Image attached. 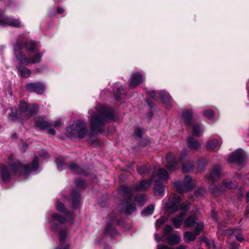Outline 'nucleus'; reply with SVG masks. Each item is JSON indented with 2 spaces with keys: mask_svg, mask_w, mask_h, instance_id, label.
Instances as JSON below:
<instances>
[{
  "mask_svg": "<svg viewBox=\"0 0 249 249\" xmlns=\"http://www.w3.org/2000/svg\"><path fill=\"white\" fill-rule=\"evenodd\" d=\"M13 158L14 156L13 155H11L9 157V161H13V162H9L8 163L10 172L9 171L6 166L4 165H0L1 177L4 180H8L12 174L19 176L27 175L36 171L38 168V160L37 157L34 158L31 164L26 166L23 165L18 160H13Z\"/></svg>",
  "mask_w": 249,
  "mask_h": 249,
  "instance_id": "obj_1",
  "label": "nucleus"
},
{
  "mask_svg": "<svg viewBox=\"0 0 249 249\" xmlns=\"http://www.w3.org/2000/svg\"><path fill=\"white\" fill-rule=\"evenodd\" d=\"M91 114L90 118V129L93 133L102 132V127L106 123L111 122L114 120L112 108L107 107L104 105L99 106L89 110Z\"/></svg>",
  "mask_w": 249,
  "mask_h": 249,
  "instance_id": "obj_2",
  "label": "nucleus"
},
{
  "mask_svg": "<svg viewBox=\"0 0 249 249\" xmlns=\"http://www.w3.org/2000/svg\"><path fill=\"white\" fill-rule=\"evenodd\" d=\"M180 198L178 196L174 195L172 198H169L168 202L165 204V207L169 213H173L178 209L185 211V212L180 213L178 215L173 217L172 221L173 225L176 228H178L181 225L185 212L189 209V203L188 202L183 203L179 207L178 205Z\"/></svg>",
  "mask_w": 249,
  "mask_h": 249,
  "instance_id": "obj_3",
  "label": "nucleus"
},
{
  "mask_svg": "<svg viewBox=\"0 0 249 249\" xmlns=\"http://www.w3.org/2000/svg\"><path fill=\"white\" fill-rule=\"evenodd\" d=\"M67 131L71 137L84 138L88 133L87 123L82 120H77L69 126Z\"/></svg>",
  "mask_w": 249,
  "mask_h": 249,
  "instance_id": "obj_4",
  "label": "nucleus"
},
{
  "mask_svg": "<svg viewBox=\"0 0 249 249\" xmlns=\"http://www.w3.org/2000/svg\"><path fill=\"white\" fill-rule=\"evenodd\" d=\"M20 42L18 41L17 46L15 47L14 54L16 59L19 62L20 64L28 65L29 64H34L40 62L41 58L43 55L42 53H36L33 57L28 59L21 52L18 50L20 48Z\"/></svg>",
  "mask_w": 249,
  "mask_h": 249,
  "instance_id": "obj_5",
  "label": "nucleus"
},
{
  "mask_svg": "<svg viewBox=\"0 0 249 249\" xmlns=\"http://www.w3.org/2000/svg\"><path fill=\"white\" fill-rule=\"evenodd\" d=\"M119 194L127 197L125 204L126 206L124 210L125 213L127 215L132 214L136 210L135 205L131 202V190L125 186H122L119 190Z\"/></svg>",
  "mask_w": 249,
  "mask_h": 249,
  "instance_id": "obj_6",
  "label": "nucleus"
},
{
  "mask_svg": "<svg viewBox=\"0 0 249 249\" xmlns=\"http://www.w3.org/2000/svg\"><path fill=\"white\" fill-rule=\"evenodd\" d=\"M193 111L188 110L184 112L181 117V121L185 126L192 125V132L195 136H199L202 134L203 131L200 128L199 125L192 123Z\"/></svg>",
  "mask_w": 249,
  "mask_h": 249,
  "instance_id": "obj_7",
  "label": "nucleus"
},
{
  "mask_svg": "<svg viewBox=\"0 0 249 249\" xmlns=\"http://www.w3.org/2000/svg\"><path fill=\"white\" fill-rule=\"evenodd\" d=\"M174 186L177 191L180 193L192 190L193 186V182L191 178L186 176L183 180V183L177 181L173 183Z\"/></svg>",
  "mask_w": 249,
  "mask_h": 249,
  "instance_id": "obj_8",
  "label": "nucleus"
},
{
  "mask_svg": "<svg viewBox=\"0 0 249 249\" xmlns=\"http://www.w3.org/2000/svg\"><path fill=\"white\" fill-rule=\"evenodd\" d=\"M0 26L20 28L22 27V24L19 19L9 18L3 14H0Z\"/></svg>",
  "mask_w": 249,
  "mask_h": 249,
  "instance_id": "obj_9",
  "label": "nucleus"
},
{
  "mask_svg": "<svg viewBox=\"0 0 249 249\" xmlns=\"http://www.w3.org/2000/svg\"><path fill=\"white\" fill-rule=\"evenodd\" d=\"M228 161L230 163H236L239 166H242L245 163V158L243 150L237 149L231 155H230Z\"/></svg>",
  "mask_w": 249,
  "mask_h": 249,
  "instance_id": "obj_10",
  "label": "nucleus"
},
{
  "mask_svg": "<svg viewBox=\"0 0 249 249\" xmlns=\"http://www.w3.org/2000/svg\"><path fill=\"white\" fill-rule=\"evenodd\" d=\"M26 88L29 91L41 94L45 90V86L41 83H30L26 84Z\"/></svg>",
  "mask_w": 249,
  "mask_h": 249,
  "instance_id": "obj_11",
  "label": "nucleus"
},
{
  "mask_svg": "<svg viewBox=\"0 0 249 249\" xmlns=\"http://www.w3.org/2000/svg\"><path fill=\"white\" fill-rule=\"evenodd\" d=\"M20 42V48H19L18 50L21 52V49L25 47L26 50L30 53L33 52L36 49L35 44L33 42H30L29 43H25L23 42L22 40H21L20 38H18L17 40V43L14 46V47L17 46L18 44V42Z\"/></svg>",
  "mask_w": 249,
  "mask_h": 249,
  "instance_id": "obj_12",
  "label": "nucleus"
},
{
  "mask_svg": "<svg viewBox=\"0 0 249 249\" xmlns=\"http://www.w3.org/2000/svg\"><path fill=\"white\" fill-rule=\"evenodd\" d=\"M144 80L143 77L139 72L134 74L131 78L129 87L133 88L142 83Z\"/></svg>",
  "mask_w": 249,
  "mask_h": 249,
  "instance_id": "obj_13",
  "label": "nucleus"
},
{
  "mask_svg": "<svg viewBox=\"0 0 249 249\" xmlns=\"http://www.w3.org/2000/svg\"><path fill=\"white\" fill-rule=\"evenodd\" d=\"M220 167L219 165L214 166L210 171L207 178L210 181L215 180L220 175Z\"/></svg>",
  "mask_w": 249,
  "mask_h": 249,
  "instance_id": "obj_14",
  "label": "nucleus"
},
{
  "mask_svg": "<svg viewBox=\"0 0 249 249\" xmlns=\"http://www.w3.org/2000/svg\"><path fill=\"white\" fill-rule=\"evenodd\" d=\"M152 179L143 180L137 183L134 187V189L137 191H146L150 186Z\"/></svg>",
  "mask_w": 249,
  "mask_h": 249,
  "instance_id": "obj_15",
  "label": "nucleus"
},
{
  "mask_svg": "<svg viewBox=\"0 0 249 249\" xmlns=\"http://www.w3.org/2000/svg\"><path fill=\"white\" fill-rule=\"evenodd\" d=\"M59 241L60 247L59 248H57L56 249H69V246L67 243V237L66 231H61L59 232Z\"/></svg>",
  "mask_w": 249,
  "mask_h": 249,
  "instance_id": "obj_16",
  "label": "nucleus"
},
{
  "mask_svg": "<svg viewBox=\"0 0 249 249\" xmlns=\"http://www.w3.org/2000/svg\"><path fill=\"white\" fill-rule=\"evenodd\" d=\"M165 188V186L163 185L160 181L156 180L154 188V193L155 195L162 196Z\"/></svg>",
  "mask_w": 249,
  "mask_h": 249,
  "instance_id": "obj_17",
  "label": "nucleus"
},
{
  "mask_svg": "<svg viewBox=\"0 0 249 249\" xmlns=\"http://www.w3.org/2000/svg\"><path fill=\"white\" fill-rule=\"evenodd\" d=\"M167 240L170 245H177L180 241V236L176 233H171L167 237Z\"/></svg>",
  "mask_w": 249,
  "mask_h": 249,
  "instance_id": "obj_18",
  "label": "nucleus"
},
{
  "mask_svg": "<svg viewBox=\"0 0 249 249\" xmlns=\"http://www.w3.org/2000/svg\"><path fill=\"white\" fill-rule=\"evenodd\" d=\"M36 126L40 129H46L52 126L48 122L44 121L42 118H36L35 120Z\"/></svg>",
  "mask_w": 249,
  "mask_h": 249,
  "instance_id": "obj_19",
  "label": "nucleus"
},
{
  "mask_svg": "<svg viewBox=\"0 0 249 249\" xmlns=\"http://www.w3.org/2000/svg\"><path fill=\"white\" fill-rule=\"evenodd\" d=\"M158 94L164 103L167 104V107H170L169 103L171 100V97L170 95L164 91H160L158 92Z\"/></svg>",
  "mask_w": 249,
  "mask_h": 249,
  "instance_id": "obj_20",
  "label": "nucleus"
},
{
  "mask_svg": "<svg viewBox=\"0 0 249 249\" xmlns=\"http://www.w3.org/2000/svg\"><path fill=\"white\" fill-rule=\"evenodd\" d=\"M147 200V197L145 194H140L135 197V201L138 203L139 206H143Z\"/></svg>",
  "mask_w": 249,
  "mask_h": 249,
  "instance_id": "obj_21",
  "label": "nucleus"
},
{
  "mask_svg": "<svg viewBox=\"0 0 249 249\" xmlns=\"http://www.w3.org/2000/svg\"><path fill=\"white\" fill-rule=\"evenodd\" d=\"M197 236H198V233H196L195 231H185L184 233V240L186 242H189L195 240Z\"/></svg>",
  "mask_w": 249,
  "mask_h": 249,
  "instance_id": "obj_22",
  "label": "nucleus"
},
{
  "mask_svg": "<svg viewBox=\"0 0 249 249\" xmlns=\"http://www.w3.org/2000/svg\"><path fill=\"white\" fill-rule=\"evenodd\" d=\"M18 71L20 73V75L25 78L28 77L30 76L31 71L30 69L20 65L17 67Z\"/></svg>",
  "mask_w": 249,
  "mask_h": 249,
  "instance_id": "obj_23",
  "label": "nucleus"
},
{
  "mask_svg": "<svg viewBox=\"0 0 249 249\" xmlns=\"http://www.w3.org/2000/svg\"><path fill=\"white\" fill-rule=\"evenodd\" d=\"M176 159H179V161L182 162V158L179 156L176 157ZM182 165V170L183 172H190L193 170V164L187 162L185 164H183L182 162H181Z\"/></svg>",
  "mask_w": 249,
  "mask_h": 249,
  "instance_id": "obj_24",
  "label": "nucleus"
},
{
  "mask_svg": "<svg viewBox=\"0 0 249 249\" xmlns=\"http://www.w3.org/2000/svg\"><path fill=\"white\" fill-rule=\"evenodd\" d=\"M65 221V219L58 214H53L52 215V219L50 221L53 225H58L59 224L63 223Z\"/></svg>",
  "mask_w": 249,
  "mask_h": 249,
  "instance_id": "obj_25",
  "label": "nucleus"
},
{
  "mask_svg": "<svg viewBox=\"0 0 249 249\" xmlns=\"http://www.w3.org/2000/svg\"><path fill=\"white\" fill-rule=\"evenodd\" d=\"M71 196L72 197V204L74 208L78 206L80 201V196L79 193L75 191H72Z\"/></svg>",
  "mask_w": 249,
  "mask_h": 249,
  "instance_id": "obj_26",
  "label": "nucleus"
},
{
  "mask_svg": "<svg viewBox=\"0 0 249 249\" xmlns=\"http://www.w3.org/2000/svg\"><path fill=\"white\" fill-rule=\"evenodd\" d=\"M105 232L106 234H109L111 236H115L117 234L116 230L112 226V223L110 222L107 224Z\"/></svg>",
  "mask_w": 249,
  "mask_h": 249,
  "instance_id": "obj_27",
  "label": "nucleus"
},
{
  "mask_svg": "<svg viewBox=\"0 0 249 249\" xmlns=\"http://www.w3.org/2000/svg\"><path fill=\"white\" fill-rule=\"evenodd\" d=\"M187 145L189 147L197 150L200 148V144L194 138H189L187 140Z\"/></svg>",
  "mask_w": 249,
  "mask_h": 249,
  "instance_id": "obj_28",
  "label": "nucleus"
},
{
  "mask_svg": "<svg viewBox=\"0 0 249 249\" xmlns=\"http://www.w3.org/2000/svg\"><path fill=\"white\" fill-rule=\"evenodd\" d=\"M236 231L235 230L227 229L225 230V233L228 234L229 236H231L232 234L234 235L236 240L241 242L244 240V238L241 234H235Z\"/></svg>",
  "mask_w": 249,
  "mask_h": 249,
  "instance_id": "obj_29",
  "label": "nucleus"
},
{
  "mask_svg": "<svg viewBox=\"0 0 249 249\" xmlns=\"http://www.w3.org/2000/svg\"><path fill=\"white\" fill-rule=\"evenodd\" d=\"M155 206L153 204H151L146 207L141 213L142 216H147L152 214L154 211Z\"/></svg>",
  "mask_w": 249,
  "mask_h": 249,
  "instance_id": "obj_30",
  "label": "nucleus"
},
{
  "mask_svg": "<svg viewBox=\"0 0 249 249\" xmlns=\"http://www.w3.org/2000/svg\"><path fill=\"white\" fill-rule=\"evenodd\" d=\"M223 186L228 189H234L237 187V183L236 181H231L229 180H224L223 182Z\"/></svg>",
  "mask_w": 249,
  "mask_h": 249,
  "instance_id": "obj_31",
  "label": "nucleus"
},
{
  "mask_svg": "<svg viewBox=\"0 0 249 249\" xmlns=\"http://www.w3.org/2000/svg\"><path fill=\"white\" fill-rule=\"evenodd\" d=\"M218 144L219 142L216 139L210 140L207 142V148L209 150H213L218 146Z\"/></svg>",
  "mask_w": 249,
  "mask_h": 249,
  "instance_id": "obj_32",
  "label": "nucleus"
},
{
  "mask_svg": "<svg viewBox=\"0 0 249 249\" xmlns=\"http://www.w3.org/2000/svg\"><path fill=\"white\" fill-rule=\"evenodd\" d=\"M195 224V219L192 216H190L186 219L184 222V226L185 227H193Z\"/></svg>",
  "mask_w": 249,
  "mask_h": 249,
  "instance_id": "obj_33",
  "label": "nucleus"
},
{
  "mask_svg": "<svg viewBox=\"0 0 249 249\" xmlns=\"http://www.w3.org/2000/svg\"><path fill=\"white\" fill-rule=\"evenodd\" d=\"M125 97V93L124 89L122 87H120L117 91L116 96V100L118 101L119 99H124Z\"/></svg>",
  "mask_w": 249,
  "mask_h": 249,
  "instance_id": "obj_34",
  "label": "nucleus"
},
{
  "mask_svg": "<svg viewBox=\"0 0 249 249\" xmlns=\"http://www.w3.org/2000/svg\"><path fill=\"white\" fill-rule=\"evenodd\" d=\"M38 106L36 104H34L32 105L31 107H28V111H27V115L29 117H30L34 114H35L38 110Z\"/></svg>",
  "mask_w": 249,
  "mask_h": 249,
  "instance_id": "obj_35",
  "label": "nucleus"
},
{
  "mask_svg": "<svg viewBox=\"0 0 249 249\" xmlns=\"http://www.w3.org/2000/svg\"><path fill=\"white\" fill-rule=\"evenodd\" d=\"M170 154H169L168 155H167V158H166L168 162V164L167 166V169L168 171L171 172L175 170V167L177 164V162L171 161L170 159Z\"/></svg>",
  "mask_w": 249,
  "mask_h": 249,
  "instance_id": "obj_36",
  "label": "nucleus"
},
{
  "mask_svg": "<svg viewBox=\"0 0 249 249\" xmlns=\"http://www.w3.org/2000/svg\"><path fill=\"white\" fill-rule=\"evenodd\" d=\"M158 176L160 178L164 180H166L168 178V175L167 171L163 168H160L158 172Z\"/></svg>",
  "mask_w": 249,
  "mask_h": 249,
  "instance_id": "obj_37",
  "label": "nucleus"
},
{
  "mask_svg": "<svg viewBox=\"0 0 249 249\" xmlns=\"http://www.w3.org/2000/svg\"><path fill=\"white\" fill-rule=\"evenodd\" d=\"M28 107L27 103L24 101H20L19 106V111L22 113H25L28 111Z\"/></svg>",
  "mask_w": 249,
  "mask_h": 249,
  "instance_id": "obj_38",
  "label": "nucleus"
},
{
  "mask_svg": "<svg viewBox=\"0 0 249 249\" xmlns=\"http://www.w3.org/2000/svg\"><path fill=\"white\" fill-rule=\"evenodd\" d=\"M69 167L72 170L73 172L77 173L80 174L82 172V170L81 168L75 163H71L69 165Z\"/></svg>",
  "mask_w": 249,
  "mask_h": 249,
  "instance_id": "obj_39",
  "label": "nucleus"
},
{
  "mask_svg": "<svg viewBox=\"0 0 249 249\" xmlns=\"http://www.w3.org/2000/svg\"><path fill=\"white\" fill-rule=\"evenodd\" d=\"M203 228H204V223L201 222H199L197 223L196 227H195V232L196 233H198V235L199 234L200 231H202V230L203 229Z\"/></svg>",
  "mask_w": 249,
  "mask_h": 249,
  "instance_id": "obj_40",
  "label": "nucleus"
},
{
  "mask_svg": "<svg viewBox=\"0 0 249 249\" xmlns=\"http://www.w3.org/2000/svg\"><path fill=\"white\" fill-rule=\"evenodd\" d=\"M213 112L210 109L205 110L203 112V115L209 119H211L213 117Z\"/></svg>",
  "mask_w": 249,
  "mask_h": 249,
  "instance_id": "obj_41",
  "label": "nucleus"
},
{
  "mask_svg": "<svg viewBox=\"0 0 249 249\" xmlns=\"http://www.w3.org/2000/svg\"><path fill=\"white\" fill-rule=\"evenodd\" d=\"M9 118L14 121L17 119V110L16 108L11 109V113L10 114Z\"/></svg>",
  "mask_w": 249,
  "mask_h": 249,
  "instance_id": "obj_42",
  "label": "nucleus"
},
{
  "mask_svg": "<svg viewBox=\"0 0 249 249\" xmlns=\"http://www.w3.org/2000/svg\"><path fill=\"white\" fill-rule=\"evenodd\" d=\"M165 218L161 216L156 220L155 226L157 228H159L161 225L165 223Z\"/></svg>",
  "mask_w": 249,
  "mask_h": 249,
  "instance_id": "obj_43",
  "label": "nucleus"
},
{
  "mask_svg": "<svg viewBox=\"0 0 249 249\" xmlns=\"http://www.w3.org/2000/svg\"><path fill=\"white\" fill-rule=\"evenodd\" d=\"M143 130L140 128H136L135 130L134 135L138 138H141L143 135Z\"/></svg>",
  "mask_w": 249,
  "mask_h": 249,
  "instance_id": "obj_44",
  "label": "nucleus"
},
{
  "mask_svg": "<svg viewBox=\"0 0 249 249\" xmlns=\"http://www.w3.org/2000/svg\"><path fill=\"white\" fill-rule=\"evenodd\" d=\"M147 170V167L146 166L143 165L137 168V171L139 174L142 175L145 173Z\"/></svg>",
  "mask_w": 249,
  "mask_h": 249,
  "instance_id": "obj_45",
  "label": "nucleus"
},
{
  "mask_svg": "<svg viewBox=\"0 0 249 249\" xmlns=\"http://www.w3.org/2000/svg\"><path fill=\"white\" fill-rule=\"evenodd\" d=\"M55 163L57 165V167L58 170H62L61 168L64 165V162L63 161L58 158H56L55 160Z\"/></svg>",
  "mask_w": 249,
  "mask_h": 249,
  "instance_id": "obj_46",
  "label": "nucleus"
},
{
  "mask_svg": "<svg viewBox=\"0 0 249 249\" xmlns=\"http://www.w3.org/2000/svg\"><path fill=\"white\" fill-rule=\"evenodd\" d=\"M57 210L60 212H63L64 210V205L60 202L57 201L56 204Z\"/></svg>",
  "mask_w": 249,
  "mask_h": 249,
  "instance_id": "obj_47",
  "label": "nucleus"
},
{
  "mask_svg": "<svg viewBox=\"0 0 249 249\" xmlns=\"http://www.w3.org/2000/svg\"><path fill=\"white\" fill-rule=\"evenodd\" d=\"M75 182L76 185L79 187H82L84 184V181L81 179H76Z\"/></svg>",
  "mask_w": 249,
  "mask_h": 249,
  "instance_id": "obj_48",
  "label": "nucleus"
},
{
  "mask_svg": "<svg viewBox=\"0 0 249 249\" xmlns=\"http://www.w3.org/2000/svg\"><path fill=\"white\" fill-rule=\"evenodd\" d=\"M173 230V228L171 226H167L163 230L165 233H169Z\"/></svg>",
  "mask_w": 249,
  "mask_h": 249,
  "instance_id": "obj_49",
  "label": "nucleus"
},
{
  "mask_svg": "<svg viewBox=\"0 0 249 249\" xmlns=\"http://www.w3.org/2000/svg\"><path fill=\"white\" fill-rule=\"evenodd\" d=\"M229 248L230 249H238V245L234 242H231L230 244Z\"/></svg>",
  "mask_w": 249,
  "mask_h": 249,
  "instance_id": "obj_50",
  "label": "nucleus"
},
{
  "mask_svg": "<svg viewBox=\"0 0 249 249\" xmlns=\"http://www.w3.org/2000/svg\"><path fill=\"white\" fill-rule=\"evenodd\" d=\"M157 249H173V248H169L165 245L160 244L157 245Z\"/></svg>",
  "mask_w": 249,
  "mask_h": 249,
  "instance_id": "obj_51",
  "label": "nucleus"
},
{
  "mask_svg": "<svg viewBox=\"0 0 249 249\" xmlns=\"http://www.w3.org/2000/svg\"><path fill=\"white\" fill-rule=\"evenodd\" d=\"M204 192V191L203 189H198L197 191H196L195 192V195L196 196H200L203 195Z\"/></svg>",
  "mask_w": 249,
  "mask_h": 249,
  "instance_id": "obj_52",
  "label": "nucleus"
},
{
  "mask_svg": "<svg viewBox=\"0 0 249 249\" xmlns=\"http://www.w3.org/2000/svg\"><path fill=\"white\" fill-rule=\"evenodd\" d=\"M61 124V120L60 119H58L57 120L55 123L53 124V126L56 127V128H57V127H59L60 126Z\"/></svg>",
  "mask_w": 249,
  "mask_h": 249,
  "instance_id": "obj_53",
  "label": "nucleus"
},
{
  "mask_svg": "<svg viewBox=\"0 0 249 249\" xmlns=\"http://www.w3.org/2000/svg\"><path fill=\"white\" fill-rule=\"evenodd\" d=\"M202 242L205 243L208 246H210L209 240L206 237H202L201 239Z\"/></svg>",
  "mask_w": 249,
  "mask_h": 249,
  "instance_id": "obj_54",
  "label": "nucleus"
},
{
  "mask_svg": "<svg viewBox=\"0 0 249 249\" xmlns=\"http://www.w3.org/2000/svg\"><path fill=\"white\" fill-rule=\"evenodd\" d=\"M148 93V95L150 97H151L153 99H155L156 94L154 91H150Z\"/></svg>",
  "mask_w": 249,
  "mask_h": 249,
  "instance_id": "obj_55",
  "label": "nucleus"
},
{
  "mask_svg": "<svg viewBox=\"0 0 249 249\" xmlns=\"http://www.w3.org/2000/svg\"><path fill=\"white\" fill-rule=\"evenodd\" d=\"M40 155L44 158H46L48 157V153L45 150H42Z\"/></svg>",
  "mask_w": 249,
  "mask_h": 249,
  "instance_id": "obj_56",
  "label": "nucleus"
},
{
  "mask_svg": "<svg viewBox=\"0 0 249 249\" xmlns=\"http://www.w3.org/2000/svg\"><path fill=\"white\" fill-rule=\"evenodd\" d=\"M154 237H155V239L156 240V241L157 242H159L160 241H161V238H160L159 237L158 234H157V233H155L154 234Z\"/></svg>",
  "mask_w": 249,
  "mask_h": 249,
  "instance_id": "obj_57",
  "label": "nucleus"
},
{
  "mask_svg": "<svg viewBox=\"0 0 249 249\" xmlns=\"http://www.w3.org/2000/svg\"><path fill=\"white\" fill-rule=\"evenodd\" d=\"M57 12L58 14H62L64 12V10L63 8L59 7L57 9Z\"/></svg>",
  "mask_w": 249,
  "mask_h": 249,
  "instance_id": "obj_58",
  "label": "nucleus"
},
{
  "mask_svg": "<svg viewBox=\"0 0 249 249\" xmlns=\"http://www.w3.org/2000/svg\"><path fill=\"white\" fill-rule=\"evenodd\" d=\"M48 132L50 134L52 135H55V131L53 129H49L48 130Z\"/></svg>",
  "mask_w": 249,
  "mask_h": 249,
  "instance_id": "obj_59",
  "label": "nucleus"
},
{
  "mask_svg": "<svg viewBox=\"0 0 249 249\" xmlns=\"http://www.w3.org/2000/svg\"><path fill=\"white\" fill-rule=\"evenodd\" d=\"M187 247L184 245H180L175 249H186Z\"/></svg>",
  "mask_w": 249,
  "mask_h": 249,
  "instance_id": "obj_60",
  "label": "nucleus"
},
{
  "mask_svg": "<svg viewBox=\"0 0 249 249\" xmlns=\"http://www.w3.org/2000/svg\"><path fill=\"white\" fill-rule=\"evenodd\" d=\"M212 193H216V191L219 190V188L216 186H214V188L213 189L212 188Z\"/></svg>",
  "mask_w": 249,
  "mask_h": 249,
  "instance_id": "obj_61",
  "label": "nucleus"
},
{
  "mask_svg": "<svg viewBox=\"0 0 249 249\" xmlns=\"http://www.w3.org/2000/svg\"><path fill=\"white\" fill-rule=\"evenodd\" d=\"M215 213L214 212H212V216L215 219V221H216V218L215 217Z\"/></svg>",
  "mask_w": 249,
  "mask_h": 249,
  "instance_id": "obj_62",
  "label": "nucleus"
},
{
  "mask_svg": "<svg viewBox=\"0 0 249 249\" xmlns=\"http://www.w3.org/2000/svg\"><path fill=\"white\" fill-rule=\"evenodd\" d=\"M247 201L249 202V192L246 195Z\"/></svg>",
  "mask_w": 249,
  "mask_h": 249,
  "instance_id": "obj_63",
  "label": "nucleus"
},
{
  "mask_svg": "<svg viewBox=\"0 0 249 249\" xmlns=\"http://www.w3.org/2000/svg\"><path fill=\"white\" fill-rule=\"evenodd\" d=\"M146 102H147V103L149 104V105L150 106H151L150 104H151V103H152V102H151V101H150L149 99H148V100H146Z\"/></svg>",
  "mask_w": 249,
  "mask_h": 249,
  "instance_id": "obj_64",
  "label": "nucleus"
}]
</instances>
